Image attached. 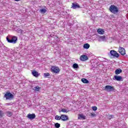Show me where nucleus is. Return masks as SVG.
<instances>
[{
    "instance_id": "obj_27",
    "label": "nucleus",
    "mask_w": 128,
    "mask_h": 128,
    "mask_svg": "<svg viewBox=\"0 0 128 128\" xmlns=\"http://www.w3.org/2000/svg\"><path fill=\"white\" fill-rule=\"evenodd\" d=\"M80 118H82V120H86V116L83 115V114H80L79 115Z\"/></svg>"
},
{
    "instance_id": "obj_5",
    "label": "nucleus",
    "mask_w": 128,
    "mask_h": 128,
    "mask_svg": "<svg viewBox=\"0 0 128 128\" xmlns=\"http://www.w3.org/2000/svg\"><path fill=\"white\" fill-rule=\"evenodd\" d=\"M104 90H106V92H114V87L110 86V85H107L104 87Z\"/></svg>"
},
{
    "instance_id": "obj_11",
    "label": "nucleus",
    "mask_w": 128,
    "mask_h": 128,
    "mask_svg": "<svg viewBox=\"0 0 128 128\" xmlns=\"http://www.w3.org/2000/svg\"><path fill=\"white\" fill-rule=\"evenodd\" d=\"M27 118H29V120H34L36 118V114H28Z\"/></svg>"
},
{
    "instance_id": "obj_24",
    "label": "nucleus",
    "mask_w": 128,
    "mask_h": 128,
    "mask_svg": "<svg viewBox=\"0 0 128 128\" xmlns=\"http://www.w3.org/2000/svg\"><path fill=\"white\" fill-rule=\"evenodd\" d=\"M50 76V73L48 72L44 74V76L45 78H48V76Z\"/></svg>"
},
{
    "instance_id": "obj_10",
    "label": "nucleus",
    "mask_w": 128,
    "mask_h": 128,
    "mask_svg": "<svg viewBox=\"0 0 128 128\" xmlns=\"http://www.w3.org/2000/svg\"><path fill=\"white\" fill-rule=\"evenodd\" d=\"M113 80H115L118 82H122V77L120 76H114V78H113Z\"/></svg>"
},
{
    "instance_id": "obj_1",
    "label": "nucleus",
    "mask_w": 128,
    "mask_h": 128,
    "mask_svg": "<svg viewBox=\"0 0 128 128\" xmlns=\"http://www.w3.org/2000/svg\"><path fill=\"white\" fill-rule=\"evenodd\" d=\"M109 10L112 14H116L118 12V8L114 5H111L109 8Z\"/></svg>"
},
{
    "instance_id": "obj_21",
    "label": "nucleus",
    "mask_w": 128,
    "mask_h": 128,
    "mask_svg": "<svg viewBox=\"0 0 128 128\" xmlns=\"http://www.w3.org/2000/svg\"><path fill=\"white\" fill-rule=\"evenodd\" d=\"M33 90L35 91V92H40V88L38 86H36V87H34Z\"/></svg>"
},
{
    "instance_id": "obj_3",
    "label": "nucleus",
    "mask_w": 128,
    "mask_h": 128,
    "mask_svg": "<svg viewBox=\"0 0 128 128\" xmlns=\"http://www.w3.org/2000/svg\"><path fill=\"white\" fill-rule=\"evenodd\" d=\"M6 40L10 44H16L18 40V37L14 36L11 39H10L8 37H6Z\"/></svg>"
},
{
    "instance_id": "obj_35",
    "label": "nucleus",
    "mask_w": 128,
    "mask_h": 128,
    "mask_svg": "<svg viewBox=\"0 0 128 128\" xmlns=\"http://www.w3.org/2000/svg\"><path fill=\"white\" fill-rule=\"evenodd\" d=\"M78 120H80V117L78 118Z\"/></svg>"
},
{
    "instance_id": "obj_16",
    "label": "nucleus",
    "mask_w": 128,
    "mask_h": 128,
    "mask_svg": "<svg viewBox=\"0 0 128 128\" xmlns=\"http://www.w3.org/2000/svg\"><path fill=\"white\" fill-rule=\"evenodd\" d=\"M6 114L7 116H12L13 113L12 112L10 111H6Z\"/></svg>"
},
{
    "instance_id": "obj_20",
    "label": "nucleus",
    "mask_w": 128,
    "mask_h": 128,
    "mask_svg": "<svg viewBox=\"0 0 128 128\" xmlns=\"http://www.w3.org/2000/svg\"><path fill=\"white\" fill-rule=\"evenodd\" d=\"M90 44H86L84 45L83 48H86V50H88V48H90Z\"/></svg>"
},
{
    "instance_id": "obj_22",
    "label": "nucleus",
    "mask_w": 128,
    "mask_h": 128,
    "mask_svg": "<svg viewBox=\"0 0 128 128\" xmlns=\"http://www.w3.org/2000/svg\"><path fill=\"white\" fill-rule=\"evenodd\" d=\"M55 120H62V116H56Z\"/></svg>"
},
{
    "instance_id": "obj_19",
    "label": "nucleus",
    "mask_w": 128,
    "mask_h": 128,
    "mask_svg": "<svg viewBox=\"0 0 128 128\" xmlns=\"http://www.w3.org/2000/svg\"><path fill=\"white\" fill-rule=\"evenodd\" d=\"M40 14H44L46 12V8H42L40 10Z\"/></svg>"
},
{
    "instance_id": "obj_18",
    "label": "nucleus",
    "mask_w": 128,
    "mask_h": 128,
    "mask_svg": "<svg viewBox=\"0 0 128 128\" xmlns=\"http://www.w3.org/2000/svg\"><path fill=\"white\" fill-rule=\"evenodd\" d=\"M81 80L82 82H83L84 84H88L90 82L86 78H82Z\"/></svg>"
},
{
    "instance_id": "obj_12",
    "label": "nucleus",
    "mask_w": 128,
    "mask_h": 128,
    "mask_svg": "<svg viewBox=\"0 0 128 128\" xmlns=\"http://www.w3.org/2000/svg\"><path fill=\"white\" fill-rule=\"evenodd\" d=\"M80 60L82 62H84V60H88V56L86 55H82L80 56Z\"/></svg>"
},
{
    "instance_id": "obj_14",
    "label": "nucleus",
    "mask_w": 128,
    "mask_h": 128,
    "mask_svg": "<svg viewBox=\"0 0 128 128\" xmlns=\"http://www.w3.org/2000/svg\"><path fill=\"white\" fill-rule=\"evenodd\" d=\"M97 32L99 34H104V29L99 28Z\"/></svg>"
},
{
    "instance_id": "obj_28",
    "label": "nucleus",
    "mask_w": 128,
    "mask_h": 128,
    "mask_svg": "<svg viewBox=\"0 0 128 128\" xmlns=\"http://www.w3.org/2000/svg\"><path fill=\"white\" fill-rule=\"evenodd\" d=\"M2 116H4V112L0 110V118H1Z\"/></svg>"
},
{
    "instance_id": "obj_31",
    "label": "nucleus",
    "mask_w": 128,
    "mask_h": 128,
    "mask_svg": "<svg viewBox=\"0 0 128 128\" xmlns=\"http://www.w3.org/2000/svg\"><path fill=\"white\" fill-rule=\"evenodd\" d=\"M18 32H20V34L22 33V30H21L20 28H18L17 30Z\"/></svg>"
},
{
    "instance_id": "obj_6",
    "label": "nucleus",
    "mask_w": 128,
    "mask_h": 128,
    "mask_svg": "<svg viewBox=\"0 0 128 128\" xmlns=\"http://www.w3.org/2000/svg\"><path fill=\"white\" fill-rule=\"evenodd\" d=\"M110 54L111 56H114L115 58H118V52L114 50H112L110 51Z\"/></svg>"
},
{
    "instance_id": "obj_15",
    "label": "nucleus",
    "mask_w": 128,
    "mask_h": 128,
    "mask_svg": "<svg viewBox=\"0 0 128 128\" xmlns=\"http://www.w3.org/2000/svg\"><path fill=\"white\" fill-rule=\"evenodd\" d=\"M32 76H35L36 78H38V76H40V74H38V72L36 71L32 72Z\"/></svg>"
},
{
    "instance_id": "obj_29",
    "label": "nucleus",
    "mask_w": 128,
    "mask_h": 128,
    "mask_svg": "<svg viewBox=\"0 0 128 128\" xmlns=\"http://www.w3.org/2000/svg\"><path fill=\"white\" fill-rule=\"evenodd\" d=\"M96 114L94 112L90 113V116H92V118H94V116H96Z\"/></svg>"
},
{
    "instance_id": "obj_7",
    "label": "nucleus",
    "mask_w": 128,
    "mask_h": 128,
    "mask_svg": "<svg viewBox=\"0 0 128 128\" xmlns=\"http://www.w3.org/2000/svg\"><path fill=\"white\" fill-rule=\"evenodd\" d=\"M118 52L122 56L126 54V50L122 47H120L118 48Z\"/></svg>"
},
{
    "instance_id": "obj_25",
    "label": "nucleus",
    "mask_w": 128,
    "mask_h": 128,
    "mask_svg": "<svg viewBox=\"0 0 128 128\" xmlns=\"http://www.w3.org/2000/svg\"><path fill=\"white\" fill-rule=\"evenodd\" d=\"M72 68L74 69L78 68V64H73Z\"/></svg>"
},
{
    "instance_id": "obj_30",
    "label": "nucleus",
    "mask_w": 128,
    "mask_h": 128,
    "mask_svg": "<svg viewBox=\"0 0 128 128\" xmlns=\"http://www.w3.org/2000/svg\"><path fill=\"white\" fill-rule=\"evenodd\" d=\"M92 109L93 110H98V107L94 106H92Z\"/></svg>"
},
{
    "instance_id": "obj_9",
    "label": "nucleus",
    "mask_w": 128,
    "mask_h": 128,
    "mask_svg": "<svg viewBox=\"0 0 128 128\" xmlns=\"http://www.w3.org/2000/svg\"><path fill=\"white\" fill-rule=\"evenodd\" d=\"M72 8L74 10H76V8H80V4H78L77 2H75L72 4Z\"/></svg>"
},
{
    "instance_id": "obj_34",
    "label": "nucleus",
    "mask_w": 128,
    "mask_h": 128,
    "mask_svg": "<svg viewBox=\"0 0 128 128\" xmlns=\"http://www.w3.org/2000/svg\"><path fill=\"white\" fill-rule=\"evenodd\" d=\"M68 25L70 26H72V24L68 23Z\"/></svg>"
},
{
    "instance_id": "obj_8",
    "label": "nucleus",
    "mask_w": 128,
    "mask_h": 128,
    "mask_svg": "<svg viewBox=\"0 0 128 128\" xmlns=\"http://www.w3.org/2000/svg\"><path fill=\"white\" fill-rule=\"evenodd\" d=\"M61 120H62L63 122H66V120H68V116L66 114H62Z\"/></svg>"
},
{
    "instance_id": "obj_2",
    "label": "nucleus",
    "mask_w": 128,
    "mask_h": 128,
    "mask_svg": "<svg viewBox=\"0 0 128 128\" xmlns=\"http://www.w3.org/2000/svg\"><path fill=\"white\" fill-rule=\"evenodd\" d=\"M4 98H6V100H14V94H12L10 92H6L5 94L4 95Z\"/></svg>"
},
{
    "instance_id": "obj_26",
    "label": "nucleus",
    "mask_w": 128,
    "mask_h": 128,
    "mask_svg": "<svg viewBox=\"0 0 128 128\" xmlns=\"http://www.w3.org/2000/svg\"><path fill=\"white\" fill-rule=\"evenodd\" d=\"M54 126L56 128H60V124L58 123H56L54 124Z\"/></svg>"
},
{
    "instance_id": "obj_32",
    "label": "nucleus",
    "mask_w": 128,
    "mask_h": 128,
    "mask_svg": "<svg viewBox=\"0 0 128 128\" xmlns=\"http://www.w3.org/2000/svg\"><path fill=\"white\" fill-rule=\"evenodd\" d=\"M112 118H114V115H110L108 116V118L109 120H112Z\"/></svg>"
},
{
    "instance_id": "obj_33",
    "label": "nucleus",
    "mask_w": 128,
    "mask_h": 128,
    "mask_svg": "<svg viewBox=\"0 0 128 128\" xmlns=\"http://www.w3.org/2000/svg\"><path fill=\"white\" fill-rule=\"evenodd\" d=\"M10 103L6 104V106H10Z\"/></svg>"
},
{
    "instance_id": "obj_17",
    "label": "nucleus",
    "mask_w": 128,
    "mask_h": 128,
    "mask_svg": "<svg viewBox=\"0 0 128 128\" xmlns=\"http://www.w3.org/2000/svg\"><path fill=\"white\" fill-rule=\"evenodd\" d=\"M122 70L121 69H117L115 70L116 74H122Z\"/></svg>"
},
{
    "instance_id": "obj_4",
    "label": "nucleus",
    "mask_w": 128,
    "mask_h": 128,
    "mask_svg": "<svg viewBox=\"0 0 128 128\" xmlns=\"http://www.w3.org/2000/svg\"><path fill=\"white\" fill-rule=\"evenodd\" d=\"M60 70V68L58 66H52L51 68V72L54 74H58Z\"/></svg>"
},
{
    "instance_id": "obj_23",
    "label": "nucleus",
    "mask_w": 128,
    "mask_h": 128,
    "mask_svg": "<svg viewBox=\"0 0 128 128\" xmlns=\"http://www.w3.org/2000/svg\"><path fill=\"white\" fill-rule=\"evenodd\" d=\"M68 110L66 108H62L60 111H59L60 112H66V114L68 113Z\"/></svg>"
},
{
    "instance_id": "obj_13",
    "label": "nucleus",
    "mask_w": 128,
    "mask_h": 128,
    "mask_svg": "<svg viewBox=\"0 0 128 128\" xmlns=\"http://www.w3.org/2000/svg\"><path fill=\"white\" fill-rule=\"evenodd\" d=\"M98 42H102L106 40V36H98Z\"/></svg>"
}]
</instances>
